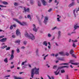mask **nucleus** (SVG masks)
<instances>
[{
  "label": "nucleus",
  "mask_w": 79,
  "mask_h": 79,
  "mask_svg": "<svg viewBox=\"0 0 79 79\" xmlns=\"http://www.w3.org/2000/svg\"><path fill=\"white\" fill-rule=\"evenodd\" d=\"M16 34L17 36H20L21 37V32L19 31V29H17L16 31Z\"/></svg>",
  "instance_id": "423d86ee"
},
{
  "label": "nucleus",
  "mask_w": 79,
  "mask_h": 79,
  "mask_svg": "<svg viewBox=\"0 0 79 79\" xmlns=\"http://www.w3.org/2000/svg\"><path fill=\"white\" fill-rule=\"evenodd\" d=\"M73 47H76V44H75L74 43H73Z\"/></svg>",
  "instance_id": "f704fd0d"
},
{
  "label": "nucleus",
  "mask_w": 79,
  "mask_h": 79,
  "mask_svg": "<svg viewBox=\"0 0 79 79\" xmlns=\"http://www.w3.org/2000/svg\"><path fill=\"white\" fill-rule=\"evenodd\" d=\"M58 56V54H57L55 55V56L56 57H57V56Z\"/></svg>",
  "instance_id": "3c124183"
},
{
  "label": "nucleus",
  "mask_w": 79,
  "mask_h": 79,
  "mask_svg": "<svg viewBox=\"0 0 79 79\" xmlns=\"http://www.w3.org/2000/svg\"><path fill=\"white\" fill-rule=\"evenodd\" d=\"M69 68V66H63L61 67H60V68L62 69V68Z\"/></svg>",
  "instance_id": "f3484780"
},
{
  "label": "nucleus",
  "mask_w": 79,
  "mask_h": 79,
  "mask_svg": "<svg viewBox=\"0 0 79 79\" xmlns=\"http://www.w3.org/2000/svg\"><path fill=\"white\" fill-rule=\"evenodd\" d=\"M20 42H21V40H18L15 41V43H18L19 45L20 44Z\"/></svg>",
  "instance_id": "dca6fc26"
},
{
  "label": "nucleus",
  "mask_w": 79,
  "mask_h": 79,
  "mask_svg": "<svg viewBox=\"0 0 79 79\" xmlns=\"http://www.w3.org/2000/svg\"><path fill=\"white\" fill-rule=\"evenodd\" d=\"M38 52H39V49H37L36 50V55H38Z\"/></svg>",
  "instance_id": "ea45409f"
},
{
  "label": "nucleus",
  "mask_w": 79,
  "mask_h": 79,
  "mask_svg": "<svg viewBox=\"0 0 79 79\" xmlns=\"http://www.w3.org/2000/svg\"><path fill=\"white\" fill-rule=\"evenodd\" d=\"M70 66L71 67V68H73V66H72V65H70Z\"/></svg>",
  "instance_id": "0e129e2a"
},
{
  "label": "nucleus",
  "mask_w": 79,
  "mask_h": 79,
  "mask_svg": "<svg viewBox=\"0 0 79 79\" xmlns=\"http://www.w3.org/2000/svg\"><path fill=\"white\" fill-rule=\"evenodd\" d=\"M2 3H3V4H4V5H8V2H2Z\"/></svg>",
  "instance_id": "b1692460"
},
{
  "label": "nucleus",
  "mask_w": 79,
  "mask_h": 79,
  "mask_svg": "<svg viewBox=\"0 0 79 79\" xmlns=\"http://www.w3.org/2000/svg\"><path fill=\"white\" fill-rule=\"evenodd\" d=\"M21 48L24 49L25 48V47H24V46H22V47Z\"/></svg>",
  "instance_id": "13d9d810"
},
{
  "label": "nucleus",
  "mask_w": 79,
  "mask_h": 79,
  "mask_svg": "<svg viewBox=\"0 0 79 79\" xmlns=\"http://www.w3.org/2000/svg\"><path fill=\"white\" fill-rule=\"evenodd\" d=\"M10 77V75H7V76H5V77Z\"/></svg>",
  "instance_id": "de8ad7c7"
},
{
  "label": "nucleus",
  "mask_w": 79,
  "mask_h": 79,
  "mask_svg": "<svg viewBox=\"0 0 79 79\" xmlns=\"http://www.w3.org/2000/svg\"><path fill=\"white\" fill-rule=\"evenodd\" d=\"M66 79H68V75H66Z\"/></svg>",
  "instance_id": "5fc2aeb1"
},
{
  "label": "nucleus",
  "mask_w": 79,
  "mask_h": 79,
  "mask_svg": "<svg viewBox=\"0 0 79 79\" xmlns=\"http://www.w3.org/2000/svg\"><path fill=\"white\" fill-rule=\"evenodd\" d=\"M73 13L74 14H75V10H73Z\"/></svg>",
  "instance_id": "774afa93"
},
{
  "label": "nucleus",
  "mask_w": 79,
  "mask_h": 79,
  "mask_svg": "<svg viewBox=\"0 0 79 79\" xmlns=\"http://www.w3.org/2000/svg\"><path fill=\"white\" fill-rule=\"evenodd\" d=\"M17 52L18 53L20 52V51H19V48L17 49Z\"/></svg>",
  "instance_id": "473e14b6"
},
{
  "label": "nucleus",
  "mask_w": 79,
  "mask_h": 79,
  "mask_svg": "<svg viewBox=\"0 0 79 79\" xmlns=\"http://www.w3.org/2000/svg\"><path fill=\"white\" fill-rule=\"evenodd\" d=\"M33 26L34 27V28L33 29V31H35V32H37V29L35 28V25L34 24H33Z\"/></svg>",
  "instance_id": "f8f14e48"
},
{
  "label": "nucleus",
  "mask_w": 79,
  "mask_h": 79,
  "mask_svg": "<svg viewBox=\"0 0 79 79\" xmlns=\"http://www.w3.org/2000/svg\"><path fill=\"white\" fill-rule=\"evenodd\" d=\"M51 56H54L55 54L53 53H52V54H51Z\"/></svg>",
  "instance_id": "09e8293b"
},
{
  "label": "nucleus",
  "mask_w": 79,
  "mask_h": 79,
  "mask_svg": "<svg viewBox=\"0 0 79 79\" xmlns=\"http://www.w3.org/2000/svg\"><path fill=\"white\" fill-rule=\"evenodd\" d=\"M48 17H45L44 23L46 25L47 24V21H48Z\"/></svg>",
  "instance_id": "0eeeda50"
},
{
  "label": "nucleus",
  "mask_w": 79,
  "mask_h": 79,
  "mask_svg": "<svg viewBox=\"0 0 79 79\" xmlns=\"http://www.w3.org/2000/svg\"><path fill=\"white\" fill-rule=\"evenodd\" d=\"M6 40H7V38H3L0 40V42H5L6 41Z\"/></svg>",
  "instance_id": "1a4fd4ad"
},
{
  "label": "nucleus",
  "mask_w": 79,
  "mask_h": 79,
  "mask_svg": "<svg viewBox=\"0 0 79 79\" xmlns=\"http://www.w3.org/2000/svg\"><path fill=\"white\" fill-rule=\"evenodd\" d=\"M56 27H54V28H53L52 30H54V29H56Z\"/></svg>",
  "instance_id": "6e6d98bb"
},
{
  "label": "nucleus",
  "mask_w": 79,
  "mask_h": 79,
  "mask_svg": "<svg viewBox=\"0 0 79 79\" xmlns=\"http://www.w3.org/2000/svg\"><path fill=\"white\" fill-rule=\"evenodd\" d=\"M30 3L31 4V5H33V4H34V1H31Z\"/></svg>",
  "instance_id": "c85d7f7f"
},
{
  "label": "nucleus",
  "mask_w": 79,
  "mask_h": 79,
  "mask_svg": "<svg viewBox=\"0 0 79 79\" xmlns=\"http://www.w3.org/2000/svg\"><path fill=\"white\" fill-rule=\"evenodd\" d=\"M34 74L36 75H39V68H36L35 67L34 68L31 70V76L33 79H34Z\"/></svg>",
  "instance_id": "f257e3e1"
},
{
  "label": "nucleus",
  "mask_w": 79,
  "mask_h": 79,
  "mask_svg": "<svg viewBox=\"0 0 79 79\" xmlns=\"http://www.w3.org/2000/svg\"><path fill=\"white\" fill-rule=\"evenodd\" d=\"M6 50H10V47H8L6 48Z\"/></svg>",
  "instance_id": "2f4dec72"
},
{
  "label": "nucleus",
  "mask_w": 79,
  "mask_h": 79,
  "mask_svg": "<svg viewBox=\"0 0 79 79\" xmlns=\"http://www.w3.org/2000/svg\"><path fill=\"white\" fill-rule=\"evenodd\" d=\"M13 27H16V26L15 24H13Z\"/></svg>",
  "instance_id": "8fccbe9b"
},
{
  "label": "nucleus",
  "mask_w": 79,
  "mask_h": 79,
  "mask_svg": "<svg viewBox=\"0 0 79 79\" xmlns=\"http://www.w3.org/2000/svg\"><path fill=\"white\" fill-rule=\"evenodd\" d=\"M24 62H22V65H24Z\"/></svg>",
  "instance_id": "bf43d9fd"
},
{
  "label": "nucleus",
  "mask_w": 79,
  "mask_h": 79,
  "mask_svg": "<svg viewBox=\"0 0 79 79\" xmlns=\"http://www.w3.org/2000/svg\"><path fill=\"white\" fill-rule=\"evenodd\" d=\"M69 53L68 52H66L65 54V55H66V56H69Z\"/></svg>",
  "instance_id": "a19ab883"
},
{
  "label": "nucleus",
  "mask_w": 79,
  "mask_h": 79,
  "mask_svg": "<svg viewBox=\"0 0 79 79\" xmlns=\"http://www.w3.org/2000/svg\"><path fill=\"white\" fill-rule=\"evenodd\" d=\"M57 67V66L56 65H54L53 67V69H56Z\"/></svg>",
  "instance_id": "4c0bfd02"
},
{
  "label": "nucleus",
  "mask_w": 79,
  "mask_h": 79,
  "mask_svg": "<svg viewBox=\"0 0 79 79\" xmlns=\"http://www.w3.org/2000/svg\"><path fill=\"white\" fill-rule=\"evenodd\" d=\"M58 39H59L60 37H61V31H59L58 32Z\"/></svg>",
  "instance_id": "a211bd4d"
},
{
  "label": "nucleus",
  "mask_w": 79,
  "mask_h": 79,
  "mask_svg": "<svg viewBox=\"0 0 79 79\" xmlns=\"http://www.w3.org/2000/svg\"><path fill=\"white\" fill-rule=\"evenodd\" d=\"M14 5H15V6H17L18 5V3L16 2H15L14 3Z\"/></svg>",
  "instance_id": "cd10ccee"
},
{
  "label": "nucleus",
  "mask_w": 79,
  "mask_h": 79,
  "mask_svg": "<svg viewBox=\"0 0 79 79\" xmlns=\"http://www.w3.org/2000/svg\"><path fill=\"white\" fill-rule=\"evenodd\" d=\"M72 56H73V57L74 58H76V56H75V55H74V54H72Z\"/></svg>",
  "instance_id": "c756f323"
},
{
  "label": "nucleus",
  "mask_w": 79,
  "mask_h": 79,
  "mask_svg": "<svg viewBox=\"0 0 79 79\" xmlns=\"http://www.w3.org/2000/svg\"><path fill=\"white\" fill-rule=\"evenodd\" d=\"M74 71H77L78 69H74L73 70Z\"/></svg>",
  "instance_id": "69168bd1"
},
{
  "label": "nucleus",
  "mask_w": 79,
  "mask_h": 79,
  "mask_svg": "<svg viewBox=\"0 0 79 79\" xmlns=\"http://www.w3.org/2000/svg\"><path fill=\"white\" fill-rule=\"evenodd\" d=\"M46 57H45V56L44 58V60H45L46 59Z\"/></svg>",
  "instance_id": "e2e57ef3"
},
{
  "label": "nucleus",
  "mask_w": 79,
  "mask_h": 79,
  "mask_svg": "<svg viewBox=\"0 0 79 79\" xmlns=\"http://www.w3.org/2000/svg\"><path fill=\"white\" fill-rule=\"evenodd\" d=\"M55 3H57L56 5V6H57V5H58V3H59V2H57V1L56 0L55 1Z\"/></svg>",
  "instance_id": "bb28decb"
},
{
  "label": "nucleus",
  "mask_w": 79,
  "mask_h": 79,
  "mask_svg": "<svg viewBox=\"0 0 79 79\" xmlns=\"http://www.w3.org/2000/svg\"><path fill=\"white\" fill-rule=\"evenodd\" d=\"M59 54H60V55H61L62 56H65V54L63 52H59Z\"/></svg>",
  "instance_id": "4468645a"
},
{
  "label": "nucleus",
  "mask_w": 79,
  "mask_h": 79,
  "mask_svg": "<svg viewBox=\"0 0 79 79\" xmlns=\"http://www.w3.org/2000/svg\"><path fill=\"white\" fill-rule=\"evenodd\" d=\"M24 11H23V13H24V12H29V8H27V9H26V8L24 7L23 8Z\"/></svg>",
  "instance_id": "9d476101"
},
{
  "label": "nucleus",
  "mask_w": 79,
  "mask_h": 79,
  "mask_svg": "<svg viewBox=\"0 0 79 79\" xmlns=\"http://www.w3.org/2000/svg\"><path fill=\"white\" fill-rule=\"evenodd\" d=\"M31 35H29V34H28V33H27V32H26L25 33L24 35L26 37H28L29 39H31L32 40H33L35 39V36H34L33 34L31 33L30 34Z\"/></svg>",
  "instance_id": "f03ea898"
},
{
  "label": "nucleus",
  "mask_w": 79,
  "mask_h": 79,
  "mask_svg": "<svg viewBox=\"0 0 79 79\" xmlns=\"http://www.w3.org/2000/svg\"><path fill=\"white\" fill-rule=\"evenodd\" d=\"M68 64L66 63L60 64L61 65H67Z\"/></svg>",
  "instance_id": "a878e982"
},
{
  "label": "nucleus",
  "mask_w": 79,
  "mask_h": 79,
  "mask_svg": "<svg viewBox=\"0 0 79 79\" xmlns=\"http://www.w3.org/2000/svg\"><path fill=\"white\" fill-rule=\"evenodd\" d=\"M27 18H29L30 19H31V15H28Z\"/></svg>",
  "instance_id": "7c9ffc66"
},
{
  "label": "nucleus",
  "mask_w": 79,
  "mask_h": 79,
  "mask_svg": "<svg viewBox=\"0 0 79 79\" xmlns=\"http://www.w3.org/2000/svg\"><path fill=\"white\" fill-rule=\"evenodd\" d=\"M75 5L74 2H72L71 4H70L69 5V7H71V6H74Z\"/></svg>",
  "instance_id": "2eb2a0df"
},
{
  "label": "nucleus",
  "mask_w": 79,
  "mask_h": 79,
  "mask_svg": "<svg viewBox=\"0 0 79 79\" xmlns=\"http://www.w3.org/2000/svg\"><path fill=\"white\" fill-rule=\"evenodd\" d=\"M71 34H76V31L72 32Z\"/></svg>",
  "instance_id": "864d4df0"
},
{
  "label": "nucleus",
  "mask_w": 79,
  "mask_h": 79,
  "mask_svg": "<svg viewBox=\"0 0 79 79\" xmlns=\"http://www.w3.org/2000/svg\"><path fill=\"white\" fill-rule=\"evenodd\" d=\"M73 60H70L69 63H71L72 64H73L74 65H79V63H73L72 62H73Z\"/></svg>",
  "instance_id": "6e6552de"
},
{
  "label": "nucleus",
  "mask_w": 79,
  "mask_h": 79,
  "mask_svg": "<svg viewBox=\"0 0 79 79\" xmlns=\"http://www.w3.org/2000/svg\"><path fill=\"white\" fill-rule=\"evenodd\" d=\"M68 34L69 35H71V34L69 33H68Z\"/></svg>",
  "instance_id": "338daca9"
},
{
  "label": "nucleus",
  "mask_w": 79,
  "mask_h": 79,
  "mask_svg": "<svg viewBox=\"0 0 79 79\" xmlns=\"http://www.w3.org/2000/svg\"><path fill=\"white\" fill-rule=\"evenodd\" d=\"M13 27L12 25L10 27V29H11V30H12V29H13Z\"/></svg>",
  "instance_id": "58836bf2"
},
{
  "label": "nucleus",
  "mask_w": 79,
  "mask_h": 79,
  "mask_svg": "<svg viewBox=\"0 0 79 79\" xmlns=\"http://www.w3.org/2000/svg\"><path fill=\"white\" fill-rule=\"evenodd\" d=\"M52 9H50L48 10V12H50V11H52Z\"/></svg>",
  "instance_id": "603ef678"
},
{
  "label": "nucleus",
  "mask_w": 79,
  "mask_h": 79,
  "mask_svg": "<svg viewBox=\"0 0 79 79\" xmlns=\"http://www.w3.org/2000/svg\"><path fill=\"white\" fill-rule=\"evenodd\" d=\"M57 21H58V22H60V18H57Z\"/></svg>",
  "instance_id": "c03bdc74"
},
{
  "label": "nucleus",
  "mask_w": 79,
  "mask_h": 79,
  "mask_svg": "<svg viewBox=\"0 0 79 79\" xmlns=\"http://www.w3.org/2000/svg\"><path fill=\"white\" fill-rule=\"evenodd\" d=\"M44 45H45V46H47V41H44L43 43Z\"/></svg>",
  "instance_id": "6ab92c4d"
},
{
  "label": "nucleus",
  "mask_w": 79,
  "mask_h": 79,
  "mask_svg": "<svg viewBox=\"0 0 79 79\" xmlns=\"http://www.w3.org/2000/svg\"><path fill=\"white\" fill-rule=\"evenodd\" d=\"M0 6L1 7H5V8H6V6H4L3 5H0Z\"/></svg>",
  "instance_id": "c9c22d12"
},
{
  "label": "nucleus",
  "mask_w": 79,
  "mask_h": 79,
  "mask_svg": "<svg viewBox=\"0 0 79 79\" xmlns=\"http://www.w3.org/2000/svg\"><path fill=\"white\" fill-rule=\"evenodd\" d=\"M74 52L73 51V50L72 49L70 51V53L71 54V55H72L73 53H74Z\"/></svg>",
  "instance_id": "aec40b11"
},
{
  "label": "nucleus",
  "mask_w": 79,
  "mask_h": 79,
  "mask_svg": "<svg viewBox=\"0 0 79 79\" xmlns=\"http://www.w3.org/2000/svg\"><path fill=\"white\" fill-rule=\"evenodd\" d=\"M15 68V66L13 65L12 66L10 67L11 69H13V68Z\"/></svg>",
  "instance_id": "37998d69"
},
{
  "label": "nucleus",
  "mask_w": 79,
  "mask_h": 79,
  "mask_svg": "<svg viewBox=\"0 0 79 79\" xmlns=\"http://www.w3.org/2000/svg\"><path fill=\"white\" fill-rule=\"evenodd\" d=\"M15 79H21V78L19 77H15Z\"/></svg>",
  "instance_id": "72a5a7b5"
},
{
  "label": "nucleus",
  "mask_w": 79,
  "mask_h": 79,
  "mask_svg": "<svg viewBox=\"0 0 79 79\" xmlns=\"http://www.w3.org/2000/svg\"><path fill=\"white\" fill-rule=\"evenodd\" d=\"M13 19L14 21H16V22H17V23H19V24H20V25H21L22 26H24V23H25L24 22H23V23H22L19 21H18V20L17 19Z\"/></svg>",
  "instance_id": "39448f33"
},
{
  "label": "nucleus",
  "mask_w": 79,
  "mask_h": 79,
  "mask_svg": "<svg viewBox=\"0 0 79 79\" xmlns=\"http://www.w3.org/2000/svg\"><path fill=\"white\" fill-rule=\"evenodd\" d=\"M38 5L39 6H41V3H40V1H38Z\"/></svg>",
  "instance_id": "5701e85b"
},
{
  "label": "nucleus",
  "mask_w": 79,
  "mask_h": 79,
  "mask_svg": "<svg viewBox=\"0 0 79 79\" xmlns=\"http://www.w3.org/2000/svg\"><path fill=\"white\" fill-rule=\"evenodd\" d=\"M23 44L24 45H26V44H27V42L26 41H24L23 42Z\"/></svg>",
  "instance_id": "a18cd8bd"
},
{
  "label": "nucleus",
  "mask_w": 79,
  "mask_h": 79,
  "mask_svg": "<svg viewBox=\"0 0 79 79\" xmlns=\"http://www.w3.org/2000/svg\"><path fill=\"white\" fill-rule=\"evenodd\" d=\"M60 69H61V67H58V69H57L56 72H54V73L56 75V76H57L60 73Z\"/></svg>",
  "instance_id": "7ed1b4c3"
},
{
  "label": "nucleus",
  "mask_w": 79,
  "mask_h": 79,
  "mask_svg": "<svg viewBox=\"0 0 79 79\" xmlns=\"http://www.w3.org/2000/svg\"><path fill=\"white\" fill-rule=\"evenodd\" d=\"M48 37H51V35H50V34L49 33L48 34Z\"/></svg>",
  "instance_id": "49530a36"
},
{
  "label": "nucleus",
  "mask_w": 79,
  "mask_h": 79,
  "mask_svg": "<svg viewBox=\"0 0 79 79\" xmlns=\"http://www.w3.org/2000/svg\"><path fill=\"white\" fill-rule=\"evenodd\" d=\"M14 50H12L11 51V55L10 59H9V60H12L13 59V58H14Z\"/></svg>",
  "instance_id": "20e7f679"
},
{
  "label": "nucleus",
  "mask_w": 79,
  "mask_h": 79,
  "mask_svg": "<svg viewBox=\"0 0 79 79\" xmlns=\"http://www.w3.org/2000/svg\"><path fill=\"white\" fill-rule=\"evenodd\" d=\"M12 37L13 38H15V35H13L12 36Z\"/></svg>",
  "instance_id": "4d7b16f0"
},
{
  "label": "nucleus",
  "mask_w": 79,
  "mask_h": 79,
  "mask_svg": "<svg viewBox=\"0 0 79 79\" xmlns=\"http://www.w3.org/2000/svg\"><path fill=\"white\" fill-rule=\"evenodd\" d=\"M71 39H70L69 40V42H71Z\"/></svg>",
  "instance_id": "680f3d73"
},
{
  "label": "nucleus",
  "mask_w": 79,
  "mask_h": 79,
  "mask_svg": "<svg viewBox=\"0 0 79 79\" xmlns=\"http://www.w3.org/2000/svg\"><path fill=\"white\" fill-rule=\"evenodd\" d=\"M77 42V40H75L74 42Z\"/></svg>",
  "instance_id": "052dcab7"
},
{
  "label": "nucleus",
  "mask_w": 79,
  "mask_h": 79,
  "mask_svg": "<svg viewBox=\"0 0 79 79\" xmlns=\"http://www.w3.org/2000/svg\"><path fill=\"white\" fill-rule=\"evenodd\" d=\"M6 47H7V45H5L2 47H1V48L2 49H3L4 48H6Z\"/></svg>",
  "instance_id": "393cba45"
},
{
  "label": "nucleus",
  "mask_w": 79,
  "mask_h": 79,
  "mask_svg": "<svg viewBox=\"0 0 79 79\" xmlns=\"http://www.w3.org/2000/svg\"><path fill=\"white\" fill-rule=\"evenodd\" d=\"M61 73H65V71L64 70H61Z\"/></svg>",
  "instance_id": "e433bc0d"
},
{
  "label": "nucleus",
  "mask_w": 79,
  "mask_h": 79,
  "mask_svg": "<svg viewBox=\"0 0 79 79\" xmlns=\"http://www.w3.org/2000/svg\"><path fill=\"white\" fill-rule=\"evenodd\" d=\"M59 60H60V61H64V58H58Z\"/></svg>",
  "instance_id": "4be33fe9"
},
{
  "label": "nucleus",
  "mask_w": 79,
  "mask_h": 79,
  "mask_svg": "<svg viewBox=\"0 0 79 79\" xmlns=\"http://www.w3.org/2000/svg\"><path fill=\"white\" fill-rule=\"evenodd\" d=\"M73 27L75 29L74 30V31H76V29H77V28H79V26H78V24H76V25H74Z\"/></svg>",
  "instance_id": "9b49d317"
},
{
  "label": "nucleus",
  "mask_w": 79,
  "mask_h": 79,
  "mask_svg": "<svg viewBox=\"0 0 79 79\" xmlns=\"http://www.w3.org/2000/svg\"><path fill=\"white\" fill-rule=\"evenodd\" d=\"M4 61L5 63H8V58H6L4 60Z\"/></svg>",
  "instance_id": "412c9836"
},
{
  "label": "nucleus",
  "mask_w": 79,
  "mask_h": 79,
  "mask_svg": "<svg viewBox=\"0 0 79 79\" xmlns=\"http://www.w3.org/2000/svg\"><path fill=\"white\" fill-rule=\"evenodd\" d=\"M42 2L44 6H45L47 5V2L45 0H42Z\"/></svg>",
  "instance_id": "ddd939ff"
},
{
  "label": "nucleus",
  "mask_w": 79,
  "mask_h": 79,
  "mask_svg": "<svg viewBox=\"0 0 79 79\" xmlns=\"http://www.w3.org/2000/svg\"><path fill=\"white\" fill-rule=\"evenodd\" d=\"M5 37L4 35H2L1 36H0V39L2 38H3V37Z\"/></svg>",
  "instance_id": "79ce46f5"
}]
</instances>
